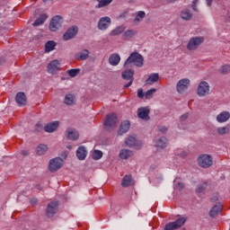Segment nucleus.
Listing matches in <instances>:
<instances>
[{"label": "nucleus", "mask_w": 230, "mask_h": 230, "mask_svg": "<svg viewBox=\"0 0 230 230\" xmlns=\"http://www.w3.org/2000/svg\"><path fill=\"white\" fill-rule=\"evenodd\" d=\"M121 186L123 188H128V186H134V180L132 179V175L127 174L124 176L121 181Z\"/></svg>", "instance_id": "obj_20"}, {"label": "nucleus", "mask_w": 230, "mask_h": 230, "mask_svg": "<svg viewBox=\"0 0 230 230\" xmlns=\"http://www.w3.org/2000/svg\"><path fill=\"white\" fill-rule=\"evenodd\" d=\"M229 132H230L229 126L221 127V128H217V134H219V136H224L225 134H229Z\"/></svg>", "instance_id": "obj_38"}, {"label": "nucleus", "mask_w": 230, "mask_h": 230, "mask_svg": "<svg viewBox=\"0 0 230 230\" xmlns=\"http://www.w3.org/2000/svg\"><path fill=\"white\" fill-rule=\"evenodd\" d=\"M15 101L20 107H23V105H26L27 103L26 94L21 92L18 93L15 96Z\"/></svg>", "instance_id": "obj_18"}, {"label": "nucleus", "mask_w": 230, "mask_h": 230, "mask_svg": "<svg viewBox=\"0 0 230 230\" xmlns=\"http://www.w3.org/2000/svg\"><path fill=\"white\" fill-rule=\"evenodd\" d=\"M176 155H180V157H186V155H188V152L183 151L182 149H178L176 151Z\"/></svg>", "instance_id": "obj_45"}, {"label": "nucleus", "mask_w": 230, "mask_h": 230, "mask_svg": "<svg viewBox=\"0 0 230 230\" xmlns=\"http://www.w3.org/2000/svg\"><path fill=\"white\" fill-rule=\"evenodd\" d=\"M118 123V115L116 113L108 114L104 119V128L105 130H111L116 127Z\"/></svg>", "instance_id": "obj_3"}, {"label": "nucleus", "mask_w": 230, "mask_h": 230, "mask_svg": "<svg viewBox=\"0 0 230 230\" xmlns=\"http://www.w3.org/2000/svg\"><path fill=\"white\" fill-rule=\"evenodd\" d=\"M202 42H204L203 37H193L189 40L187 49H189V51H195Z\"/></svg>", "instance_id": "obj_5"}, {"label": "nucleus", "mask_w": 230, "mask_h": 230, "mask_svg": "<svg viewBox=\"0 0 230 230\" xmlns=\"http://www.w3.org/2000/svg\"><path fill=\"white\" fill-rule=\"evenodd\" d=\"M48 0H43V3H46Z\"/></svg>", "instance_id": "obj_57"}, {"label": "nucleus", "mask_w": 230, "mask_h": 230, "mask_svg": "<svg viewBox=\"0 0 230 230\" xmlns=\"http://www.w3.org/2000/svg\"><path fill=\"white\" fill-rule=\"evenodd\" d=\"M219 71L222 75H227L228 73H230V65H224L223 66H221Z\"/></svg>", "instance_id": "obj_41"}, {"label": "nucleus", "mask_w": 230, "mask_h": 230, "mask_svg": "<svg viewBox=\"0 0 230 230\" xmlns=\"http://www.w3.org/2000/svg\"><path fill=\"white\" fill-rule=\"evenodd\" d=\"M136 33L137 32L134 30L126 31L123 34L124 40H130V39H132V37H134V35H136Z\"/></svg>", "instance_id": "obj_34"}, {"label": "nucleus", "mask_w": 230, "mask_h": 230, "mask_svg": "<svg viewBox=\"0 0 230 230\" xmlns=\"http://www.w3.org/2000/svg\"><path fill=\"white\" fill-rule=\"evenodd\" d=\"M145 59L143 56L137 52H133L129 55V57L126 59L124 63V67H130V66H136L137 67H143V64Z\"/></svg>", "instance_id": "obj_1"}, {"label": "nucleus", "mask_w": 230, "mask_h": 230, "mask_svg": "<svg viewBox=\"0 0 230 230\" xmlns=\"http://www.w3.org/2000/svg\"><path fill=\"white\" fill-rule=\"evenodd\" d=\"M145 15H146L145 12L139 11L135 18V21L139 22L141 21V19H145Z\"/></svg>", "instance_id": "obj_44"}, {"label": "nucleus", "mask_w": 230, "mask_h": 230, "mask_svg": "<svg viewBox=\"0 0 230 230\" xmlns=\"http://www.w3.org/2000/svg\"><path fill=\"white\" fill-rule=\"evenodd\" d=\"M137 98H140V100L145 98V92H143V88H139L137 90Z\"/></svg>", "instance_id": "obj_46"}, {"label": "nucleus", "mask_w": 230, "mask_h": 230, "mask_svg": "<svg viewBox=\"0 0 230 230\" xmlns=\"http://www.w3.org/2000/svg\"><path fill=\"white\" fill-rule=\"evenodd\" d=\"M177 0H166V3L172 4V3H175Z\"/></svg>", "instance_id": "obj_54"}, {"label": "nucleus", "mask_w": 230, "mask_h": 230, "mask_svg": "<svg viewBox=\"0 0 230 230\" xmlns=\"http://www.w3.org/2000/svg\"><path fill=\"white\" fill-rule=\"evenodd\" d=\"M22 155H28V151H22Z\"/></svg>", "instance_id": "obj_55"}, {"label": "nucleus", "mask_w": 230, "mask_h": 230, "mask_svg": "<svg viewBox=\"0 0 230 230\" xmlns=\"http://www.w3.org/2000/svg\"><path fill=\"white\" fill-rule=\"evenodd\" d=\"M220 211H222V205L218 203L210 209L209 217L211 218H215L218 215V213H220Z\"/></svg>", "instance_id": "obj_24"}, {"label": "nucleus", "mask_w": 230, "mask_h": 230, "mask_svg": "<svg viewBox=\"0 0 230 230\" xmlns=\"http://www.w3.org/2000/svg\"><path fill=\"white\" fill-rule=\"evenodd\" d=\"M207 1V5L211 6L213 4V0H206Z\"/></svg>", "instance_id": "obj_53"}, {"label": "nucleus", "mask_w": 230, "mask_h": 230, "mask_svg": "<svg viewBox=\"0 0 230 230\" xmlns=\"http://www.w3.org/2000/svg\"><path fill=\"white\" fill-rule=\"evenodd\" d=\"M198 3H199V0L192 1V10H194V12H199V9L197 8Z\"/></svg>", "instance_id": "obj_48"}, {"label": "nucleus", "mask_w": 230, "mask_h": 230, "mask_svg": "<svg viewBox=\"0 0 230 230\" xmlns=\"http://www.w3.org/2000/svg\"><path fill=\"white\" fill-rule=\"evenodd\" d=\"M75 100L76 97H75V95L68 93L65 96L64 103L66 105H75Z\"/></svg>", "instance_id": "obj_29"}, {"label": "nucleus", "mask_w": 230, "mask_h": 230, "mask_svg": "<svg viewBox=\"0 0 230 230\" xmlns=\"http://www.w3.org/2000/svg\"><path fill=\"white\" fill-rule=\"evenodd\" d=\"M137 116L140 119H144L145 121H148L150 119V108L142 107L137 109Z\"/></svg>", "instance_id": "obj_13"}, {"label": "nucleus", "mask_w": 230, "mask_h": 230, "mask_svg": "<svg viewBox=\"0 0 230 230\" xmlns=\"http://www.w3.org/2000/svg\"><path fill=\"white\" fill-rule=\"evenodd\" d=\"M127 146H134L136 145V137H129L126 140Z\"/></svg>", "instance_id": "obj_42"}, {"label": "nucleus", "mask_w": 230, "mask_h": 230, "mask_svg": "<svg viewBox=\"0 0 230 230\" xmlns=\"http://www.w3.org/2000/svg\"><path fill=\"white\" fill-rule=\"evenodd\" d=\"M133 155L134 154L129 149H121L119 154V157L120 159H128V157H132Z\"/></svg>", "instance_id": "obj_27"}, {"label": "nucleus", "mask_w": 230, "mask_h": 230, "mask_svg": "<svg viewBox=\"0 0 230 230\" xmlns=\"http://www.w3.org/2000/svg\"><path fill=\"white\" fill-rule=\"evenodd\" d=\"M62 164H64V160H62V158H53L49 161V172H58V170L62 168Z\"/></svg>", "instance_id": "obj_7"}, {"label": "nucleus", "mask_w": 230, "mask_h": 230, "mask_svg": "<svg viewBox=\"0 0 230 230\" xmlns=\"http://www.w3.org/2000/svg\"><path fill=\"white\" fill-rule=\"evenodd\" d=\"M76 60H87L89 58V50L83 49L75 55Z\"/></svg>", "instance_id": "obj_26"}, {"label": "nucleus", "mask_w": 230, "mask_h": 230, "mask_svg": "<svg viewBox=\"0 0 230 230\" xmlns=\"http://www.w3.org/2000/svg\"><path fill=\"white\" fill-rule=\"evenodd\" d=\"M230 118L229 111H222L217 116V123H226Z\"/></svg>", "instance_id": "obj_23"}, {"label": "nucleus", "mask_w": 230, "mask_h": 230, "mask_svg": "<svg viewBox=\"0 0 230 230\" xmlns=\"http://www.w3.org/2000/svg\"><path fill=\"white\" fill-rule=\"evenodd\" d=\"M111 3H112V0H101L99 1L97 8H103V6H108V4H111Z\"/></svg>", "instance_id": "obj_40"}, {"label": "nucleus", "mask_w": 230, "mask_h": 230, "mask_svg": "<svg viewBox=\"0 0 230 230\" xmlns=\"http://www.w3.org/2000/svg\"><path fill=\"white\" fill-rule=\"evenodd\" d=\"M122 31H125V28L123 26H119L111 31V35H112V37H116V35H121Z\"/></svg>", "instance_id": "obj_35"}, {"label": "nucleus", "mask_w": 230, "mask_h": 230, "mask_svg": "<svg viewBox=\"0 0 230 230\" xmlns=\"http://www.w3.org/2000/svg\"><path fill=\"white\" fill-rule=\"evenodd\" d=\"M77 34L78 27L74 25L66 31V32L63 35V40H71V39H75V37H76Z\"/></svg>", "instance_id": "obj_11"}, {"label": "nucleus", "mask_w": 230, "mask_h": 230, "mask_svg": "<svg viewBox=\"0 0 230 230\" xmlns=\"http://www.w3.org/2000/svg\"><path fill=\"white\" fill-rule=\"evenodd\" d=\"M111 26V19L108 16L102 17L98 22L99 30H107Z\"/></svg>", "instance_id": "obj_15"}, {"label": "nucleus", "mask_w": 230, "mask_h": 230, "mask_svg": "<svg viewBox=\"0 0 230 230\" xmlns=\"http://www.w3.org/2000/svg\"><path fill=\"white\" fill-rule=\"evenodd\" d=\"M188 113H185L183 115L181 116V121H186L188 119Z\"/></svg>", "instance_id": "obj_49"}, {"label": "nucleus", "mask_w": 230, "mask_h": 230, "mask_svg": "<svg viewBox=\"0 0 230 230\" xmlns=\"http://www.w3.org/2000/svg\"><path fill=\"white\" fill-rule=\"evenodd\" d=\"M57 211H58V202L51 201L47 206V211H46L47 217H49V218H51V217H53L57 214Z\"/></svg>", "instance_id": "obj_12"}, {"label": "nucleus", "mask_w": 230, "mask_h": 230, "mask_svg": "<svg viewBox=\"0 0 230 230\" xmlns=\"http://www.w3.org/2000/svg\"><path fill=\"white\" fill-rule=\"evenodd\" d=\"M58 66H60V61L54 59L48 65V72L53 75L58 71Z\"/></svg>", "instance_id": "obj_16"}, {"label": "nucleus", "mask_w": 230, "mask_h": 230, "mask_svg": "<svg viewBox=\"0 0 230 230\" xmlns=\"http://www.w3.org/2000/svg\"><path fill=\"white\" fill-rule=\"evenodd\" d=\"M188 87H190V79L183 78L178 81L176 84V91L179 94H182L184 91H188Z\"/></svg>", "instance_id": "obj_10"}, {"label": "nucleus", "mask_w": 230, "mask_h": 230, "mask_svg": "<svg viewBox=\"0 0 230 230\" xmlns=\"http://www.w3.org/2000/svg\"><path fill=\"white\" fill-rule=\"evenodd\" d=\"M177 188H179V190H182L184 188V183L183 182H178L177 183Z\"/></svg>", "instance_id": "obj_51"}, {"label": "nucleus", "mask_w": 230, "mask_h": 230, "mask_svg": "<svg viewBox=\"0 0 230 230\" xmlns=\"http://www.w3.org/2000/svg\"><path fill=\"white\" fill-rule=\"evenodd\" d=\"M39 201L37 200V199H31V204H32L33 206H35V204H37Z\"/></svg>", "instance_id": "obj_52"}, {"label": "nucleus", "mask_w": 230, "mask_h": 230, "mask_svg": "<svg viewBox=\"0 0 230 230\" xmlns=\"http://www.w3.org/2000/svg\"><path fill=\"white\" fill-rule=\"evenodd\" d=\"M46 19H48V15L44 13L40 14V17L32 23V26H40L41 24H44V22H46Z\"/></svg>", "instance_id": "obj_30"}, {"label": "nucleus", "mask_w": 230, "mask_h": 230, "mask_svg": "<svg viewBox=\"0 0 230 230\" xmlns=\"http://www.w3.org/2000/svg\"><path fill=\"white\" fill-rule=\"evenodd\" d=\"M168 140H166V137H161L155 142L156 148H166Z\"/></svg>", "instance_id": "obj_33"}, {"label": "nucleus", "mask_w": 230, "mask_h": 230, "mask_svg": "<svg viewBox=\"0 0 230 230\" xmlns=\"http://www.w3.org/2000/svg\"><path fill=\"white\" fill-rule=\"evenodd\" d=\"M206 188H208V182L199 184L196 188V193H204Z\"/></svg>", "instance_id": "obj_37"}, {"label": "nucleus", "mask_w": 230, "mask_h": 230, "mask_svg": "<svg viewBox=\"0 0 230 230\" xmlns=\"http://www.w3.org/2000/svg\"><path fill=\"white\" fill-rule=\"evenodd\" d=\"M66 137L67 139H70V141H76L78 137H80V134H78V131L73 128H68L66 130Z\"/></svg>", "instance_id": "obj_14"}, {"label": "nucleus", "mask_w": 230, "mask_h": 230, "mask_svg": "<svg viewBox=\"0 0 230 230\" xmlns=\"http://www.w3.org/2000/svg\"><path fill=\"white\" fill-rule=\"evenodd\" d=\"M62 22H64V20L61 16H54L49 23L50 31H57V30L62 28Z\"/></svg>", "instance_id": "obj_9"}, {"label": "nucleus", "mask_w": 230, "mask_h": 230, "mask_svg": "<svg viewBox=\"0 0 230 230\" xmlns=\"http://www.w3.org/2000/svg\"><path fill=\"white\" fill-rule=\"evenodd\" d=\"M181 19H183V21H191L193 13H191V11H190V9H184L181 13Z\"/></svg>", "instance_id": "obj_28"}, {"label": "nucleus", "mask_w": 230, "mask_h": 230, "mask_svg": "<svg viewBox=\"0 0 230 230\" xmlns=\"http://www.w3.org/2000/svg\"><path fill=\"white\" fill-rule=\"evenodd\" d=\"M92 157L93 159H94V161H98L99 159H102V157H103V153L100 150H94Z\"/></svg>", "instance_id": "obj_39"}, {"label": "nucleus", "mask_w": 230, "mask_h": 230, "mask_svg": "<svg viewBox=\"0 0 230 230\" xmlns=\"http://www.w3.org/2000/svg\"><path fill=\"white\" fill-rule=\"evenodd\" d=\"M158 130L159 132H162V134H166V132H168V128H166V126H159Z\"/></svg>", "instance_id": "obj_47"}, {"label": "nucleus", "mask_w": 230, "mask_h": 230, "mask_svg": "<svg viewBox=\"0 0 230 230\" xmlns=\"http://www.w3.org/2000/svg\"><path fill=\"white\" fill-rule=\"evenodd\" d=\"M48 152V146L40 144L36 148V153L38 155H44Z\"/></svg>", "instance_id": "obj_32"}, {"label": "nucleus", "mask_w": 230, "mask_h": 230, "mask_svg": "<svg viewBox=\"0 0 230 230\" xmlns=\"http://www.w3.org/2000/svg\"><path fill=\"white\" fill-rule=\"evenodd\" d=\"M209 83L206 81H201L197 88V94L199 96V98H204L205 96H208L209 94Z\"/></svg>", "instance_id": "obj_4"}, {"label": "nucleus", "mask_w": 230, "mask_h": 230, "mask_svg": "<svg viewBox=\"0 0 230 230\" xmlns=\"http://www.w3.org/2000/svg\"><path fill=\"white\" fill-rule=\"evenodd\" d=\"M211 202H217V200H218V195L216 194L215 196H213L211 199H210Z\"/></svg>", "instance_id": "obj_50"}, {"label": "nucleus", "mask_w": 230, "mask_h": 230, "mask_svg": "<svg viewBox=\"0 0 230 230\" xmlns=\"http://www.w3.org/2000/svg\"><path fill=\"white\" fill-rule=\"evenodd\" d=\"M66 148H68V150H71V148H73L72 146H67Z\"/></svg>", "instance_id": "obj_56"}, {"label": "nucleus", "mask_w": 230, "mask_h": 230, "mask_svg": "<svg viewBox=\"0 0 230 230\" xmlns=\"http://www.w3.org/2000/svg\"><path fill=\"white\" fill-rule=\"evenodd\" d=\"M76 157L79 161H85V157H87V149L85 146H80L76 150Z\"/></svg>", "instance_id": "obj_17"}, {"label": "nucleus", "mask_w": 230, "mask_h": 230, "mask_svg": "<svg viewBox=\"0 0 230 230\" xmlns=\"http://www.w3.org/2000/svg\"><path fill=\"white\" fill-rule=\"evenodd\" d=\"M58 125H60L58 121L50 122L44 127V130L49 133L55 132L58 128Z\"/></svg>", "instance_id": "obj_22"}, {"label": "nucleus", "mask_w": 230, "mask_h": 230, "mask_svg": "<svg viewBox=\"0 0 230 230\" xmlns=\"http://www.w3.org/2000/svg\"><path fill=\"white\" fill-rule=\"evenodd\" d=\"M57 47V42L53 40H49L45 44V51L46 53H49L55 49Z\"/></svg>", "instance_id": "obj_31"}, {"label": "nucleus", "mask_w": 230, "mask_h": 230, "mask_svg": "<svg viewBox=\"0 0 230 230\" xmlns=\"http://www.w3.org/2000/svg\"><path fill=\"white\" fill-rule=\"evenodd\" d=\"M129 128H130V122H128V120L123 121L118 132L119 136H122V134H126V132H128Z\"/></svg>", "instance_id": "obj_25"}, {"label": "nucleus", "mask_w": 230, "mask_h": 230, "mask_svg": "<svg viewBox=\"0 0 230 230\" xmlns=\"http://www.w3.org/2000/svg\"><path fill=\"white\" fill-rule=\"evenodd\" d=\"M156 82H159V74L158 73L150 74L148 78L146 80V84L147 85H154V84H156Z\"/></svg>", "instance_id": "obj_21"}, {"label": "nucleus", "mask_w": 230, "mask_h": 230, "mask_svg": "<svg viewBox=\"0 0 230 230\" xmlns=\"http://www.w3.org/2000/svg\"><path fill=\"white\" fill-rule=\"evenodd\" d=\"M121 62V57L118 53H113L109 58V64L111 66H118Z\"/></svg>", "instance_id": "obj_19"}, {"label": "nucleus", "mask_w": 230, "mask_h": 230, "mask_svg": "<svg viewBox=\"0 0 230 230\" xmlns=\"http://www.w3.org/2000/svg\"><path fill=\"white\" fill-rule=\"evenodd\" d=\"M155 93H157V90L155 88H152L150 90H147L146 93H145L146 100L152 99L154 94H155Z\"/></svg>", "instance_id": "obj_36"}, {"label": "nucleus", "mask_w": 230, "mask_h": 230, "mask_svg": "<svg viewBox=\"0 0 230 230\" xmlns=\"http://www.w3.org/2000/svg\"><path fill=\"white\" fill-rule=\"evenodd\" d=\"M36 127H40V125L37 124Z\"/></svg>", "instance_id": "obj_58"}, {"label": "nucleus", "mask_w": 230, "mask_h": 230, "mask_svg": "<svg viewBox=\"0 0 230 230\" xmlns=\"http://www.w3.org/2000/svg\"><path fill=\"white\" fill-rule=\"evenodd\" d=\"M198 164L200 168H211V166H213V156L208 154L199 155L198 157Z\"/></svg>", "instance_id": "obj_2"}, {"label": "nucleus", "mask_w": 230, "mask_h": 230, "mask_svg": "<svg viewBox=\"0 0 230 230\" xmlns=\"http://www.w3.org/2000/svg\"><path fill=\"white\" fill-rule=\"evenodd\" d=\"M122 78L123 80H129L128 83L124 85V89H128V87H130L134 82V69L130 68L123 71Z\"/></svg>", "instance_id": "obj_8"}, {"label": "nucleus", "mask_w": 230, "mask_h": 230, "mask_svg": "<svg viewBox=\"0 0 230 230\" xmlns=\"http://www.w3.org/2000/svg\"><path fill=\"white\" fill-rule=\"evenodd\" d=\"M186 224V217H181L175 220L174 222H171L165 225L164 230H175L179 229V227H182Z\"/></svg>", "instance_id": "obj_6"}, {"label": "nucleus", "mask_w": 230, "mask_h": 230, "mask_svg": "<svg viewBox=\"0 0 230 230\" xmlns=\"http://www.w3.org/2000/svg\"><path fill=\"white\" fill-rule=\"evenodd\" d=\"M67 73H68L69 76H71L72 78H75V76H76V75H78V73H80V69L79 68L70 69V70H67Z\"/></svg>", "instance_id": "obj_43"}]
</instances>
